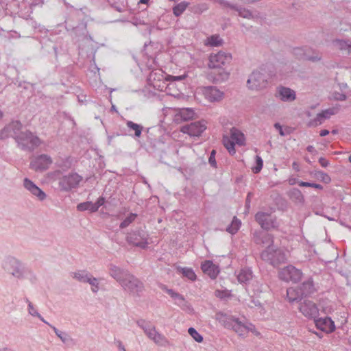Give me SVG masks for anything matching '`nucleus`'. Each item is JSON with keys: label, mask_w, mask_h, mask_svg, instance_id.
Returning <instances> with one entry per match:
<instances>
[{"label": "nucleus", "mask_w": 351, "mask_h": 351, "mask_svg": "<svg viewBox=\"0 0 351 351\" xmlns=\"http://www.w3.org/2000/svg\"><path fill=\"white\" fill-rule=\"evenodd\" d=\"M231 60L232 56L230 54L221 51L210 56L208 66L217 70L216 72H214L217 80L225 81L228 79L229 73L223 66L229 64Z\"/></svg>", "instance_id": "nucleus-1"}, {"label": "nucleus", "mask_w": 351, "mask_h": 351, "mask_svg": "<svg viewBox=\"0 0 351 351\" xmlns=\"http://www.w3.org/2000/svg\"><path fill=\"white\" fill-rule=\"evenodd\" d=\"M261 257L274 267H278L287 261L285 253L280 249H274L273 246H269L263 251Z\"/></svg>", "instance_id": "nucleus-2"}, {"label": "nucleus", "mask_w": 351, "mask_h": 351, "mask_svg": "<svg viewBox=\"0 0 351 351\" xmlns=\"http://www.w3.org/2000/svg\"><path fill=\"white\" fill-rule=\"evenodd\" d=\"M121 286L125 291L133 296L139 295L144 291L143 284L130 274H125V279L122 280Z\"/></svg>", "instance_id": "nucleus-3"}, {"label": "nucleus", "mask_w": 351, "mask_h": 351, "mask_svg": "<svg viewBox=\"0 0 351 351\" xmlns=\"http://www.w3.org/2000/svg\"><path fill=\"white\" fill-rule=\"evenodd\" d=\"M268 84L267 76L265 73L254 71L249 76L247 86L250 90H258L267 87Z\"/></svg>", "instance_id": "nucleus-4"}, {"label": "nucleus", "mask_w": 351, "mask_h": 351, "mask_svg": "<svg viewBox=\"0 0 351 351\" xmlns=\"http://www.w3.org/2000/svg\"><path fill=\"white\" fill-rule=\"evenodd\" d=\"M302 272L300 269L289 265L280 269L278 272V276L280 280L285 282H292L296 283L299 282L302 277Z\"/></svg>", "instance_id": "nucleus-5"}, {"label": "nucleus", "mask_w": 351, "mask_h": 351, "mask_svg": "<svg viewBox=\"0 0 351 351\" xmlns=\"http://www.w3.org/2000/svg\"><path fill=\"white\" fill-rule=\"evenodd\" d=\"M15 139L19 144L29 149H33L40 143V139L29 132H23L19 131L18 135H16Z\"/></svg>", "instance_id": "nucleus-6"}, {"label": "nucleus", "mask_w": 351, "mask_h": 351, "mask_svg": "<svg viewBox=\"0 0 351 351\" xmlns=\"http://www.w3.org/2000/svg\"><path fill=\"white\" fill-rule=\"evenodd\" d=\"M311 49L306 47H295L293 49V53L295 57L299 60H308L311 62H318L322 59V56L315 51H312L313 55H311Z\"/></svg>", "instance_id": "nucleus-7"}, {"label": "nucleus", "mask_w": 351, "mask_h": 351, "mask_svg": "<svg viewBox=\"0 0 351 351\" xmlns=\"http://www.w3.org/2000/svg\"><path fill=\"white\" fill-rule=\"evenodd\" d=\"M206 129V126L204 124V121L202 120L184 125L181 128L180 131L191 136H199Z\"/></svg>", "instance_id": "nucleus-8"}, {"label": "nucleus", "mask_w": 351, "mask_h": 351, "mask_svg": "<svg viewBox=\"0 0 351 351\" xmlns=\"http://www.w3.org/2000/svg\"><path fill=\"white\" fill-rule=\"evenodd\" d=\"M82 178L77 173H72L63 176L60 180V186L64 191H69L77 187Z\"/></svg>", "instance_id": "nucleus-9"}, {"label": "nucleus", "mask_w": 351, "mask_h": 351, "mask_svg": "<svg viewBox=\"0 0 351 351\" xmlns=\"http://www.w3.org/2000/svg\"><path fill=\"white\" fill-rule=\"evenodd\" d=\"M255 220L264 230H268L275 226V217L267 213L258 212L255 215Z\"/></svg>", "instance_id": "nucleus-10"}, {"label": "nucleus", "mask_w": 351, "mask_h": 351, "mask_svg": "<svg viewBox=\"0 0 351 351\" xmlns=\"http://www.w3.org/2000/svg\"><path fill=\"white\" fill-rule=\"evenodd\" d=\"M299 311L306 317L315 319L319 315V310L316 304L310 300H304L300 304Z\"/></svg>", "instance_id": "nucleus-11"}, {"label": "nucleus", "mask_w": 351, "mask_h": 351, "mask_svg": "<svg viewBox=\"0 0 351 351\" xmlns=\"http://www.w3.org/2000/svg\"><path fill=\"white\" fill-rule=\"evenodd\" d=\"M52 163L51 158L47 155H40L31 162V168L35 171L47 169Z\"/></svg>", "instance_id": "nucleus-12"}, {"label": "nucleus", "mask_w": 351, "mask_h": 351, "mask_svg": "<svg viewBox=\"0 0 351 351\" xmlns=\"http://www.w3.org/2000/svg\"><path fill=\"white\" fill-rule=\"evenodd\" d=\"M21 127V123L19 121H16L12 122L0 131V138L4 139L9 136H13L15 138L16 135H18Z\"/></svg>", "instance_id": "nucleus-13"}, {"label": "nucleus", "mask_w": 351, "mask_h": 351, "mask_svg": "<svg viewBox=\"0 0 351 351\" xmlns=\"http://www.w3.org/2000/svg\"><path fill=\"white\" fill-rule=\"evenodd\" d=\"M253 241L262 246H272L273 236L265 232H254L252 237Z\"/></svg>", "instance_id": "nucleus-14"}, {"label": "nucleus", "mask_w": 351, "mask_h": 351, "mask_svg": "<svg viewBox=\"0 0 351 351\" xmlns=\"http://www.w3.org/2000/svg\"><path fill=\"white\" fill-rule=\"evenodd\" d=\"M314 320L317 329L323 332L330 333L335 330V323L329 317L319 319L315 318Z\"/></svg>", "instance_id": "nucleus-15"}, {"label": "nucleus", "mask_w": 351, "mask_h": 351, "mask_svg": "<svg viewBox=\"0 0 351 351\" xmlns=\"http://www.w3.org/2000/svg\"><path fill=\"white\" fill-rule=\"evenodd\" d=\"M335 114L334 108H328L318 113L316 117L308 123V127H316L321 125L325 119H328L331 115Z\"/></svg>", "instance_id": "nucleus-16"}, {"label": "nucleus", "mask_w": 351, "mask_h": 351, "mask_svg": "<svg viewBox=\"0 0 351 351\" xmlns=\"http://www.w3.org/2000/svg\"><path fill=\"white\" fill-rule=\"evenodd\" d=\"M204 95L211 102L219 101L223 97V93L213 86L206 87L204 90Z\"/></svg>", "instance_id": "nucleus-17"}, {"label": "nucleus", "mask_w": 351, "mask_h": 351, "mask_svg": "<svg viewBox=\"0 0 351 351\" xmlns=\"http://www.w3.org/2000/svg\"><path fill=\"white\" fill-rule=\"evenodd\" d=\"M202 271L210 276L212 279H215L219 273V268L217 265L213 264L211 261H205L201 265Z\"/></svg>", "instance_id": "nucleus-18"}, {"label": "nucleus", "mask_w": 351, "mask_h": 351, "mask_svg": "<svg viewBox=\"0 0 351 351\" xmlns=\"http://www.w3.org/2000/svg\"><path fill=\"white\" fill-rule=\"evenodd\" d=\"M239 336H245L249 331H254L255 326L251 323H243L238 318L232 328Z\"/></svg>", "instance_id": "nucleus-19"}, {"label": "nucleus", "mask_w": 351, "mask_h": 351, "mask_svg": "<svg viewBox=\"0 0 351 351\" xmlns=\"http://www.w3.org/2000/svg\"><path fill=\"white\" fill-rule=\"evenodd\" d=\"M216 319L218 320L225 328L232 329L238 318L219 312L216 313Z\"/></svg>", "instance_id": "nucleus-20"}, {"label": "nucleus", "mask_w": 351, "mask_h": 351, "mask_svg": "<svg viewBox=\"0 0 351 351\" xmlns=\"http://www.w3.org/2000/svg\"><path fill=\"white\" fill-rule=\"evenodd\" d=\"M276 97L284 101H292L295 99V93L289 88L280 86L278 88Z\"/></svg>", "instance_id": "nucleus-21"}, {"label": "nucleus", "mask_w": 351, "mask_h": 351, "mask_svg": "<svg viewBox=\"0 0 351 351\" xmlns=\"http://www.w3.org/2000/svg\"><path fill=\"white\" fill-rule=\"evenodd\" d=\"M298 287L300 290V295H302L304 298L311 295L315 291L313 281L311 278L303 282Z\"/></svg>", "instance_id": "nucleus-22"}, {"label": "nucleus", "mask_w": 351, "mask_h": 351, "mask_svg": "<svg viewBox=\"0 0 351 351\" xmlns=\"http://www.w3.org/2000/svg\"><path fill=\"white\" fill-rule=\"evenodd\" d=\"M24 186L32 195L36 196L40 200L45 198V193L29 179L25 178L24 180Z\"/></svg>", "instance_id": "nucleus-23"}, {"label": "nucleus", "mask_w": 351, "mask_h": 351, "mask_svg": "<svg viewBox=\"0 0 351 351\" xmlns=\"http://www.w3.org/2000/svg\"><path fill=\"white\" fill-rule=\"evenodd\" d=\"M195 112L191 108L180 109L179 112L175 116V121L179 122L180 121H188L193 118Z\"/></svg>", "instance_id": "nucleus-24"}, {"label": "nucleus", "mask_w": 351, "mask_h": 351, "mask_svg": "<svg viewBox=\"0 0 351 351\" xmlns=\"http://www.w3.org/2000/svg\"><path fill=\"white\" fill-rule=\"evenodd\" d=\"M155 68V71H156ZM165 77L162 74V71L158 69V72H155V89H158L160 91H163L167 89L169 84L166 83Z\"/></svg>", "instance_id": "nucleus-25"}, {"label": "nucleus", "mask_w": 351, "mask_h": 351, "mask_svg": "<svg viewBox=\"0 0 351 351\" xmlns=\"http://www.w3.org/2000/svg\"><path fill=\"white\" fill-rule=\"evenodd\" d=\"M287 298L288 301L291 303L301 301L304 297L300 295L298 287H289L287 289Z\"/></svg>", "instance_id": "nucleus-26"}, {"label": "nucleus", "mask_w": 351, "mask_h": 351, "mask_svg": "<svg viewBox=\"0 0 351 351\" xmlns=\"http://www.w3.org/2000/svg\"><path fill=\"white\" fill-rule=\"evenodd\" d=\"M230 138L237 145H243L245 143L244 134L238 129L232 128L230 130Z\"/></svg>", "instance_id": "nucleus-27"}, {"label": "nucleus", "mask_w": 351, "mask_h": 351, "mask_svg": "<svg viewBox=\"0 0 351 351\" xmlns=\"http://www.w3.org/2000/svg\"><path fill=\"white\" fill-rule=\"evenodd\" d=\"M289 198L297 204H302L304 201V196L302 192L296 188H293L288 192Z\"/></svg>", "instance_id": "nucleus-28"}, {"label": "nucleus", "mask_w": 351, "mask_h": 351, "mask_svg": "<svg viewBox=\"0 0 351 351\" xmlns=\"http://www.w3.org/2000/svg\"><path fill=\"white\" fill-rule=\"evenodd\" d=\"M252 271L250 268L242 269L238 275V280L241 283H247L252 278Z\"/></svg>", "instance_id": "nucleus-29"}, {"label": "nucleus", "mask_w": 351, "mask_h": 351, "mask_svg": "<svg viewBox=\"0 0 351 351\" xmlns=\"http://www.w3.org/2000/svg\"><path fill=\"white\" fill-rule=\"evenodd\" d=\"M125 274H128L126 271H121L119 268L113 266L110 268V275L115 278L121 285V282L125 279Z\"/></svg>", "instance_id": "nucleus-30"}, {"label": "nucleus", "mask_w": 351, "mask_h": 351, "mask_svg": "<svg viewBox=\"0 0 351 351\" xmlns=\"http://www.w3.org/2000/svg\"><path fill=\"white\" fill-rule=\"evenodd\" d=\"M73 277L80 281L87 282L93 285H94L93 282L97 281L96 278H91L88 276L87 274H85L84 271H79L77 273H75Z\"/></svg>", "instance_id": "nucleus-31"}, {"label": "nucleus", "mask_w": 351, "mask_h": 351, "mask_svg": "<svg viewBox=\"0 0 351 351\" xmlns=\"http://www.w3.org/2000/svg\"><path fill=\"white\" fill-rule=\"evenodd\" d=\"M235 8L234 10L237 11L241 17L247 19L253 18L252 13L250 10L237 5H235Z\"/></svg>", "instance_id": "nucleus-32"}, {"label": "nucleus", "mask_w": 351, "mask_h": 351, "mask_svg": "<svg viewBox=\"0 0 351 351\" xmlns=\"http://www.w3.org/2000/svg\"><path fill=\"white\" fill-rule=\"evenodd\" d=\"M240 226L241 221L237 219V217H234L231 223L226 228V231L232 234H234L238 231Z\"/></svg>", "instance_id": "nucleus-33"}, {"label": "nucleus", "mask_w": 351, "mask_h": 351, "mask_svg": "<svg viewBox=\"0 0 351 351\" xmlns=\"http://www.w3.org/2000/svg\"><path fill=\"white\" fill-rule=\"evenodd\" d=\"M189 3L182 1L173 8V13L176 16H180L186 9Z\"/></svg>", "instance_id": "nucleus-34"}, {"label": "nucleus", "mask_w": 351, "mask_h": 351, "mask_svg": "<svg viewBox=\"0 0 351 351\" xmlns=\"http://www.w3.org/2000/svg\"><path fill=\"white\" fill-rule=\"evenodd\" d=\"M223 144L231 155L235 154V143L232 139H230L228 136H223Z\"/></svg>", "instance_id": "nucleus-35"}, {"label": "nucleus", "mask_w": 351, "mask_h": 351, "mask_svg": "<svg viewBox=\"0 0 351 351\" xmlns=\"http://www.w3.org/2000/svg\"><path fill=\"white\" fill-rule=\"evenodd\" d=\"M77 208L80 211L90 210V212L97 211V208L95 207L94 204L90 202H84L79 204Z\"/></svg>", "instance_id": "nucleus-36"}, {"label": "nucleus", "mask_w": 351, "mask_h": 351, "mask_svg": "<svg viewBox=\"0 0 351 351\" xmlns=\"http://www.w3.org/2000/svg\"><path fill=\"white\" fill-rule=\"evenodd\" d=\"M178 269L183 274L184 276L186 277L189 280L193 281L196 279V275L192 269L178 267Z\"/></svg>", "instance_id": "nucleus-37"}, {"label": "nucleus", "mask_w": 351, "mask_h": 351, "mask_svg": "<svg viewBox=\"0 0 351 351\" xmlns=\"http://www.w3.org/2000/svg\"><path fill=\"white\" fill-rule=\"evenodd\" d=\"M127 126L130 129L134 131V134L136 137H139L141 134L142 127L134 122L129 121L127 122Z\"/></svg>", "instance_id": "nucleus-38"}, {"label": "nucleus", "mask_w": 351, "mask_h": 351, "mask_svg": "<svg viewBox=\"0 0 351 351\" xmlns=\"http://www.w3.org/2000/svg\"><path fill=\"white\" fill-rule=\"evenodd\" d=\"M333 43L341 51H347L348 49L350 42L349 40L337 39L333 41Z\"/></svg>", "instance_id": "nucleus-39"}, {"label": "nucleus", "mask_w": 351, "mask_h": 351, "mask_svg": "<svg viewBox=\"0 0 351 351\" xmlns=\"http://www.w3.org/2000/svg\"><path fill=\"white\" fill-rule=\"evenodd\" d=\"M208 44L210 46L218 47L222 45L223 40L218 35H213L208 38Z\"/></svg>", "instance_id": "nucleus-40"}, {"label": "nucleus", "mask_w": 351, "mask_h": 351, "mask_svg": "<svg viewBox=\"0 0 351 351\" xmlns=\"http://www.w3.org/2000/svg\"><path fill=\"white\" fill-rule=\"evenodd\" d=\"M189 334L198 343L203 341V337L193 327L188 330Z\"/></svg>", "instance_id": "nucleus-41"}, {"label": "nucleus", "mask_w": 351, "mask_h": 351, "mask_svg": "<svg viewBox=\"0 0 351 351\" xmlns=\"http://www.w3.org/2000/svg\"><path fill=\"white\" fill-rule=\"evenodd\" d=\"M128 239H129V241L132 243H133V245H134L136 246H139V247H143V248L145 247L146 245L147 244V241H137L136 234H131L128 237Z\"/></svg>", "instance_id": "nucleus-42"}, {"label": "nucleus", "mask_w": 351, "mask_h": 351, "mask_svg": "<svg viewBox=\"0 0 351 351\" xmlns=\"http://www.w3.org/2000/svg\"><path fill=\"white\" fill-rule=\"evenodd\" d=\"M206 10H208V5L206 3L195 5L191 8V12L195 14H201Z\"/></svg>", "instance_id": "nucleus-43"}, {"label": "nucleus", "mask_w": 351, "mask_h": 351, "mask_svg": "<svg viewBox=\"0 0 351 351\" xmlns=\"http://www.w3.org/2000/svg\"><path fill=\"white\" fill-rule=\"evenodd\" d=\"M263 166V161L261 156H256V166L252 168V171L254 173H259Z\"/></svg>", "instance_id": "nucleus-44"}, {"label": "nucleus", "mask_w": 351, "mask_h": 351, "mask_svg": "<svg viewBox=\"0 0 351 351\" xmlns=\"http://www.w3.org/2000/svg\"><path fill=\"white\" fill-rule=\"evenodd\" d=\"M299 186L305 187H313L319 190L323 189L322 185L316 183H312L308 182L298 181Z\"/></svg>", "instance_id": "nucleus-45"}, {"label": "nucleus", "mask_w": 351, "mask_h": 351, "mask_svg": "<svg viewBox=\"0 0 351 351\" xmlns=\"http://www.w3.org/2000/svg\"><path fill=\"white\" fill-rule=\"evenodd\" d=\"M136 217V215L134 213L130 214L126 219L121 222L120 227L123 228L127 227L130 223H132Z\"/></svg>", "instance_id": "nucleus-46"}, {"label": "nucleus", "mask_w": 351, "mask_h": 351, "mask_svg": "<svg viewBox=\"0 0 351 351\" xmlns=\"http://www.w3.org/2000/svg\"><path fill=\"white\" fill-rule=\"evenodd\" d=\"M316 175L319 176L321 180L326 184H328L331 181L330 177L327 173L323 171H318L316 172Z\"/></svg>", "instance_id": "nucleus-47"}, {"label": "nucleus", "mask_w": 351, "mask_h": 351, "mask_svg": "<svg viewBox=\"0 0 351 351\" xmlns=\"http://www.w3.org/2000/svg\"><path fill=\"white\" fill-rule=\"evenodd\" d=\"M167 293L173 299L175 300H181L182 301L184 300V296L181 294L175 292L173 289H167Z\"/></svg>", "instance_id": "nucleus-48"}, {"label": "nucleus", "mask_w": 351, "mask_h": 351, "mask_svg": "<svg viewBox=\"0 0 351 351\" xmlns=\"http://www.w3.org/2000/svg\"><path fill=\"white\" fill-rule=\"evenodd\" d=\"M215 155H216V150L213 149L211 151L210 156L208 158V162L213 167H217V162L215 160Z\"/></svg>", "instance_id": "nucleus-49"}, {"label": "nucleus", "mask_w": 351, "mask_h": 351, "mask_svg": "<svg viewBox=\"0 0 351 351\" xmlns=\"http://www.w3.org/2000/svg\"><path fill=\"white\" fill-rule=\"evenodd\" d=\"M214 1L215 3H219V5H221L223 7L229 8L232 10H234V8H236L235 5L232 4L226 0H214Z\"/></svg>", "instance_id": "nucleus-50"}, {"label": "nucleus", "mask_w": 351, "mask_h": 351, "mask_svg": "<svg viewBox=\"0 0 351 351\" xmlns=\"http://www.w3.org/2000/svg\"><path fill=\"white\" fill-rule=\"evenodd\" d=\"M186 76L187 75L186 74L178 75V76L166 75L165 79L166 80V81H169L170 80V78L172 79L173 81H182V80H184L186 77Z\"/></svg>", "instance_id": "nucleus-51"}, {"label": "nucleus", "mask_w": 351, "mask_h": 351, "mask_svg": "<svg viewBox=\"0 0 351 351\" xmlns=\"http://www.w3.org/2000/svg\"><path fill=\"white\" fill-rule=\"evenodd\" d=\"M319 163L323 167H327L329 165V161L323 157H320L318 160Z\"/></svg>", "instance_id": "nucleus-52"}, {"label": "nucleus", "mask_w": 351, "mask_h": 351, "mask_svg": "<svg viewBox=\"0 0 351 351\" xmlns=\"http://www.w3.org/2000/svg\"><path fill=\"white\" fill-rule=\"evenodd\" d=\"M104 202H105V199H104V197H99V198L97 199V202L94 204L95 207H96V208H97V210H98V208H99L101 206H102V205L104 204Z\"/></svg>", "instance_id": "nucleus-53"}, {"label": "nucleus", "mask_w": 351, "mask_h": 351, "mask_svg": "<svg viewBox=\"0 0 351 351\" xmlns=\"http://www.w3.org/2000/svg\"><path fill=\"white\" fill-rule=\"evenodd\" d=\"M274 127L276 129L278 130H279V134L280 136H285V134L282 128V126L280 125V124L279 123H276L274 124Z\"/></svg>", "instance_id": "nucleus-54"}, {"label": "nucleus", "mask_w": 351, "mask_h": 351, "mask_svg": "<svg viewBox=\"0 0 351 351\" xmlns=\"http://www.w3.org/2000/svg\"><path fill=\"white\" fill-rule=\"evenodd\" d=\"M253 195V193L252 192H249L247 193V197H246V200H245V206L249 208L250 207V199H251V197Z\"/></svg>", "instance_id": "nucleus-55"}, {"label": "nucleus", "mask_w": 351, "mask_h": 351, "mask_svg": "<svg viewBox=\"0 0 351 351\" xmlns=\"http://www.w3.org/2000/svg\"><path fill=\"white\" fill-rule=\"evenodd\" d=\"M306 150L308 152L314 154H317V151L315 149V147L313 145H308L306 147Z\"/></svg>", "instance_id": "nucleus-56"}, {"label": "nucleus", "mask_w": 351, "mask_h": 351, "mask_svg": "<svg viewBox=\"0 0 351 351\" xmlns=\"http://www.w3.org/2000/svg\"><path fill=\"white\" fill-rule=\"evenodd\" d=\"M337 100L339 101H345L347 98L346 95L345 94H340L338 93V96L335 97Z\"/></svg>", "instance_id": "nucleus-57"}, {"label": "nucleus", "mask_w": 351, "mask_h": 351, "mask_svg": "<svg viewBox=\"0 0 351 351\" xmlns=\"http://www.w3.org/2000/svg\"><path fill=\"white\" fill-rule=\"evenodd\" d=\"M178 302H176V304L178 305H179L180 306H186V301L185 300V299L184 298V300L182 301L181 300H177Z\"/></svg>", "instance_id": "nucleus-58"}, {"label": "nucleus", "mask_w": 351, "mask_h": 351, "mask_svg": "<svg viewBox=\"0 0 351 351\" xmlns=\"http://www.w3.org/2000/svg\"><path fill=\"white\" fill-rule=\"evenodd\" d=\"M29 311L32 315H37L38 313L36 312L31 304H29Z\"/></svg>", "instance_id": "nucleus-59"}, {"label": "nucleus", "mask_w": 351, "mask_h": 351, "mask_svg": "<svg viewBox=\"0 0 351 351\" xmlns=\"http://www.w3.org/2000/svg\"><path fill=\"white\" fill-rule=\"evenodd\" d=\"M154 338H155V343H158L159 341V340L162 339V337L159 333H158L155 331Z\"/></svg>", "instance_id": "nucleus-60"}, {"label": "nucleus", "mask_w": 351, "mask_h": 351, "mask_svg": "<svg viewBox=\"0 0 351 351\" xmlns=\"http://www.w3.org/2000/svg\"><path fill=\"white\" fill-rule=\"evenodd\" d=\"M329 134V131L328 130H322L320 131L319 135L321 136H326Z\"/></svg>", "instance_id": "nucleus-61"}, {"label": "nucleus", "mask_w": 351, "mask_h": 351, "mask_svg": "<svg viewBox=\"0 0 351 351\" xmlns=\"http://www.w3.org/2000/svg\"><path fill=\"white\" fill-rule=\"evenodd\" d=\"M94 285H92V290L93 292H96L98 289V287H97V280L96 282H93Z\"/></svg>", "instance_id": "nucleus-62"}, {"label": "nucleus", "mask_w": 351, "mask_h": 351, "mask_svg": "<svg viewBox=\"0 0 351 351\" xmlns=\"http://www.w3.org/2000/svg\"><path fill=\"white\" fill-rule=\"evenodd\" d=\"M159 287L161 289L167 292V289H169L165 285L160 284Z\"/></svg>", "instance_id": "nucleus-63"}, {"label": "nucleus", "mask_w": 351, "mask_h": 351, "mask_svg": "<svg viewBox=\"0 0 351 351\" xmlns=\"http://www.w3.org/2000/svg\"><path fill=\"white\" fill-rule=\"evenodd\" d=\"M348 54H350L351 53V43H350L349 44V47H348Z\"/></svg>", "instance_id": "nucleus-64"}]
</instances>
